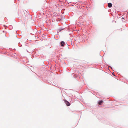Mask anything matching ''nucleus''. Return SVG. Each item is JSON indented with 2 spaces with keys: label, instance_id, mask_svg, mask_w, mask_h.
<instances>
[{
  "label": "nucleus",
  "instance_id": "obj_2",
  "mask_svg": "<svg viewBox=\"0 0 128 128\" xmlns=\"http://www.w3.org/2000/svg\"><path fill=\"white\" fill-rule=\"evenodd\" d=\"M103 101L102 100H100L99 101L98 104L99 105H102V103Z\"/></svg>",
  "mask_w": 128,
  "mask_h": 128
},
{
  "label": "nucleus",
  "instance_id": "obj_1",
  "mask_svg": "<svg viewBox=\"0 0 128 128\" xmlns=\"http://www.w3.org/2000/svg\"><path fill=\"white\" fill-rule=\"evenodd\" d=\"M64 101L65 103L67 106H69L70 105V104L69 102H68L66 100H64Z\"/></svg>",
  "mask_w": 128,
  "mask_h": 128
},
{
  "label": "nucleus",
  "instance_id": "obj_3",
  "mask_svg": "<svg viewBox=\"0 0 128 128\" xmlns=\"http://www.w3.org/2000/svg\"><path fill=\"white\" fill-rule=\"evenodd\" d=\"M108 6L109 8H111L112 6V4L110 3H108Z\"/></svg>",
  "mask_w": 128,
  "mask_h": 128
},
{
  "label": "nucleus",
  "instance_id": "obj_4",
  "mask_svg": "<svg viewBox=\"0 0 128 128\" xmlns=\"http://www.w3.org/2000/svg\"><path fill=\"white\" fill-rule=\"evenodd\" d=\"M60 44L61 46H64V42L62 41L61 42Z\"/></svg>",
  "mask_w": 128,
  "mask_h": 128
}]
</instances>
